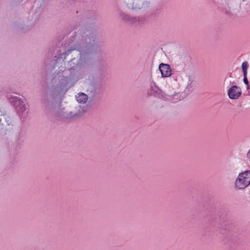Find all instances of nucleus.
<instances>
[{
	"instance_id": "f8f14e48",
	"label": "nucleus",
	"mask_w": 250,
	"mask_h": 250,
	"mask_svg": "<svg viewBox=\"0 0 250 250\" xmlns=\"http://www.w3.org/2000/svg\"><path fill=\"white\" fill-rule=\"evenodd\" d=\"M105 76V71L104 69H100L98 70L97 75L95 76H93L91 80L95 82H98L99 83H102L103 84Z\"/></svg>"
},
{
	"instance_id": "2eb2a0df",
	"label": "nucleus",
	"mask_w": 250,
	"mask_h": 250,
	"mask_svg": "<svg viewBox=\"0 0 250 250\" xmlns=\"http://www.w3.org/2000/svg\"><path fill=\"white\" fill-rule=\"evenodd\" d=\"M14 27L19 31H22L24 32H27L31 30L32 28V25H25L22 23H15Z\"/></svg>"
},
{
	"instance_id": "423d86ee",
	"label": "nucleus",
	"mask_w": 250,
	"mask_h": 250,
	"mask_svg": "<svg viewBox=\"0 0 250 250\" xmlns=\"http://www.w3.org/2000/svg\"><path fill=\"white\" fill-rule=\"evenodd\" d=\"M12 99L11 102L13 103L17 112L20 116H21V118L24 119L28 114V112L26 111L25 104L18 97H14Z\"/></svg>"
},
{
	"instance_id": "cd10ccee",
	"label": "nucleus",
	"mask_w": 250,
	"mask_h": 250,
	"mask_svg": "<svg viewBox=\"0 0 250 250\" xmlns=\"http://www.w3.org/2000/svg\"><path fill=\"white\" fill-rule=\"evenodd\" d=\"M74 1H82V2H87L88 0H73Z\"/></svg>"
},
{
	"instance_id": "72a5a7b5",
	"label": "nucleus",
	"mask_w": 250,
	"mask_h": 250,
	"mask_svg": "<svg viewBox=\"0 0 250 250\" xmlns=\"http://www.w3.org/2000/svg\"><path fill=\"white\" fill-rule=\"evenodd\" d=\"M43 0L44 1L45 0Z\"/></svg>"
},
{
	"instance_id": "9d476101",
	"label": "nucleus",
	"mask_w": 250,
	"mask_h": 250,
	"mask_svg": "<svg viewBox=\"0 0 250 250\" xmlns=\"http://www.w3.org/2000/svg\"><path fill=\"white\" fill-rule=\"evenodd\" d=\"M5 111H3V115L0 118V126L1 129L9 126L12 123L11 118L9 116L6 117ZM6 129V128H5Z\"/></svg>"
},
{
	"instance_id": "a878e982",
	"label": "nucleus",
	"mask_w": 250,
	"mask_h": 250,
	"mask_svg": "<svg viewBox=\"0 0 250 250\" xmlns=\"http://www.w3.org/2000/svg\"><path fill=\"white\" fill-rule=\"evenodd\" d=\"M225 13H226V14L228 15L229 16H231V15H232V14L230 11H229L228 10H226L225 11Z\"/></svg>"
},
{
	"instance_id": "aec40b11",
	"label": "nucleus",
	"mask_w": 250,
	"mask_h": 250,
	"mask_svg": "<svg viewBox=\"0 0 250 250\" xmlns=\"http://www.w3.org/2000/svg\"><path fill=\"white\" fill-rule=\"evenodd\" d=\"M249 64L248 62L246 61H245L243 62L241 66V69H242V72L243 73V75H245V74H247V70L249 68Z\"/></svg>"
},
{
	"instance_id": "7c9ffc66",
	"label": "nucleus",
	"mask_w": 250,
	"mask_h": 250,
	"mask_svg": "<svg viewBox=\"0 0 250 250\" xmlns=\"http://www.w3.org/2000/svg\"><path fill=\"white\" fill-rule=\"evenodd\" d=\"M148 95L149 96H151V95H152V94H151V92H148Z\"/></svg>"
},
{
	"instance_id": "a211bd4d",
	"label": "nucleus",
	"mask_w": 250,
	"mask_h": 250,
	"mask_svg": "<svg viewBox=\"0 0 250 250\" xmlns=\"http://www.w3.org/2000/svg\"><path fill=\"white\" fill-rule=\"evenodd\" d=\"M239 175L242 176L241 178L244 181L248 183V185H250V170H247L239 173Z\"/></svg>"
},
{
	"instance_id": "f3484780",
	"label": "nucleus",
	"mask_w": 250,
	"mask_h": 250,
	"mask_svg": "<svg viewBox=\"0 0 250 250\" xmlns=\"http://www.w3.org/2000/svg\"><path fill=\"white\" fill-rule=\"evenodd\" d=\"M124 20L130 21L132 22H143L144 20H145L144 17H131L130 16L125 15L124 17Z\"/></svg>"
},
{
	"instance_id": "5701e85b",
	"label": "nucleus",
	"mask_w": 250,
	"mask_h": 250,
	"mask_svg": "<svg viewBox=\"0 0 250 250\" xmlns=\"http://www.w3.org/2000/svg\"><path fill=\"white\" fill-rule=\"evenodd\" d=\"M244 78H243V82L245 84L249 83V81L247 78V74H245V75H243Z\"/></svg>"
},
{
	"instance_id": "b1692460",
	"label": "nucleus",
	"mask_w": 250,
	"mask_h": 250,
	"mask_svg": "<svg viewBox=\"0 0 250 250\" xmlns=\"http://www.w3.org/2000/svg\"><path fill=\"white\" fill-rule=\"evenodd\" d=\"M158 86L155 83H154L153 81H152L151 83V89H152V90L154 88H158Z\"/></svg>"
},
{
	"instance_id": "412c9836",
	"label": "nucleus",
	"mask_w": 250,
	"mask_h": 250,
	"mask_svg": "<svg viewBox=\"0 0 250 250\" xmlns=\"http://www.w3.org/2000/svg\"><path fill=\"white\" fill-rule=\"evenodd\" d=\"M45 11V9L43 7H42L41 6L40 7L38 8V9H36V11L35 12V15L36 16H38L39 18H40L43 13H44Z\"/></svg>"
},
{
	"instance_id": "dca6fc26",
	"label": "nucleus",
	"mask_w": 250,
	"mask_h": 250,
	"mask_svg": "<svg viewBox=\"0 0 250 250\" xmlns=\"http://www.w3.org/2000/svg\"><path fill=\"white\" fill-rule=\"evenodd\" d=\"M76 100L79 103L85 104L89 97L88 94L87 95L84 93L80 92L76 96Z\"/></svg>"
},
{
	"instance_id": "7ed1b4c3",
	"label": "nucleus",
	"mask_w": 250,
	"mask_h": 250,
	"mask_svg": "<svg viewBox=\"0 0 250 250\" xmlns=\"http://www.w3.org/2000/svg\"><path fill=\"white\" fill-rule=\"evenodd\" d=\"M53 94L51 93H44L41 100L43 112L51 120H59L63 118L74 120L82 116L85 112L86 110L84 107L83 108L80 107L78 111L75 112L66 111L64 107L62 108L61 107L62 100H59L58 104L59 110L56 112L55 105L57 98L54 96Z\"/></svg>"
},
{
	"instance_id": "6e6552de",
	"label": "nucleus",
	"mask_w": 250,
	"mask_h": 250,
	"mask_svg": "<svg viewBox=\"0 0 250 250\" xmlns=\"http://www.w3.org/2000/svg\"><path fill=\"white\" fill-rule=\"evenodd\" d=\"M242 95V90L237 85H232L228 90V95L230 99L237 100Z\"/></svg>"
},
{
	"instance_id": "c85d7f7f",
	"label": "nucleus",
	"mask_w": 250,
	"mask_h": 250,
	"mask_svg": "<svg viewBox=\"0 0 250 250\" xmlns=\"http://www.w3.org/2000/svg\"><path fill=\"white\" fill-rule=\"evenodd\" d=\"M247 156L249 159H250V149L249 150L247 153Z\"/></svg>"
},
{
	"instance_id": "393cba45",
	"label": "nucleus",
	"mask_w": 250,
	"mask_h": 250,
	"mask_svg": "<svg viewBox=\"0 0 250 250\" xmlns=\"http://www.w3.org/2000/svg\"><path fill=\"white\" fill-rule=\"evenodd\" d=\"M3 111H5L4 109L0 107V118L3 115Z\"/></svg>"
},
{
	"instance_id": "20e7f679",
	"label": "nucleus",
	"mask_w": 250,
	"mask_h": 250,
	"mask_svg": "<svg viewBox=\"0 0 250 250\" xmlns=\"http://www.w3.org/2000/svg\"><path fill=\"white\" fill-rule=\"evenodd\" d=\"M87 91L89 98L87 105L92 106L93 104L102 97L103 92V84L91 80Z\"/></svg>"
},
{
	"instance_id": "9b49d317",
	"label": "nucleus",
	"mask_w": 250,
	"mask_h": 250,
	"mask_svg": "<svg viewBox=\"0 0 250 250\" xmlns=\"http://www.w3.org/2000/svg\"><path fill=\"white\" fill-rule=\"evenodd\" d=\"M185 66V62L179 59L175 61L174 63L172 65V69L173 71L180 72L184 70Z\"/></svg>"
},
{
	"instance_id": "f257e3e1",
	"label": "nucleus",
	"mask_w": 250,
	"mask_h": 250,
	"mask_svg": "<svg viewBox=\"0 0 250 250\" xmlns=\"http://www.w3.org/2000/svg\"><path fill=\"white\" fill-rule=\"evenodd\" d=\"M67 41L68 49L62 52L59 49H56V54L54 57V64L58 63L59 60L65 59L70 53L78 54L77 59L73 58L69 61L71 67L62 71V78L60 79L58 85L52 91H47L45 93H53L56 98L58 97L59 100H62L63 95L70 87V85L77 82L83 78V63L85 62L89 55L94 54L98 47V33L91 29L81 27L77 31H71L68 34Z\"/></svg>"
},
{
	"instance_id": "1a4fd4ad",
	"label": "nucleus",
	"mask_w": 250,
	"mask_h": 250,
	"mask_svg": "<svg viewBox=\"0 0 250 250\" xmlns=\"http://www.w3.org/2000/svg\"><path fill=\"white\" fill-rule=\"evenodd\" d=\"M159 70L160 71L162 77L167 78L171 76L173 74V69L170 65L167 63L161 62L159 65Z\"/></svg>"
},
{
	"instance_id": "f03ea898",
	"label": "nucleus",
	"mask_w": 250,
	"mask_h": 250,
	"mask_svg": "<svg viewBox=\"0 0 250 250\" xmlns=\"http://www.w3.org/2000/svg\"><path fill=\"white\" fill-rule=\"evenodd\" d=\"M226 216V212L224 209L205 202L195 207L191 218L199 221L203 220L213 232H219L224 236L223 241L228 242L230 250H239L238 247L241 230L228 221Z\"/></svg>"
},
{
	"instance_id": "39448f33",
	"label": "nucleus",
	"mask_w": 250,
	"mask_h": 250,
	"mask_svg": "<svg viewBox=\"0 0 250 250\" xmlns=\"http://www.w3.org/2000/svg\"><path fill=\"white\" fill-rule=\"evenodd\" d=\"M97 15L94 10L83 11L82 19L80 21L79 26L91 25L97 21Z\"/></svg>"
},
{
	"instance_id": "4468645a",
	"label": "nucleus",
	"mask_w": 250,
	"mask_h": 250,
	"mask_svg": "<svg viewBox=\"0 0 250 250\" xmlns=\"http://www.w3.org/2000/svg\"><path fill=\"white\" fill-rule=\"evenodd\" d=\"M155 95L154 96H157L159 98H161L163 100H165L166 99V96H174L175 94H166L161 89H160L158 87V88H154L152 90Z\"/></svg>"
},
{
	"instance_id": "bb28decb",
	"label": "nucleus",
	"mask_w": 250,
	"mask_h": 250,
	"mask_svg": "<svg viewBox=\"0 0 250 250\" xmlns=\"http://www.w3.org/2000/svg\"><path fill=\"white\" fill-rule=\"evenodd\" d=\"M17 143H18V145H16V147H15L16 150L19 149L20 147V146H19V144H20L21 142L19 143V142L17 141Z\"/></svg>"
},
{
	"instance_id": "0eeeda50",
	"label": "nucleus",
	"mask_w": 250,
	"mask_h": 250,
	"mask_svg": "<svg viewBox=\"0 0 250 250\" xmlns=\"http://www.w3.org/2000/svg\"><path fill=\"white\" fill-rule=\"evenodd\" d=\"M127 7L136 11L141 9H146L150 6V1L145 0H133L132 2L125 1Z\"/></svg>"
},
{
	"instance_id": "ddd939ff",
	"label": "nucleus",
	"mask_w": 250,
	"mask_h": 250,
	"mask_svg": "<svg viewBox=\"0 0 250 250\" xmlns=\"http://www.w3.org/2000/svg\"><path fill=\"white\" fill-rule=\"evenodd\" d=\"M241 176L239 174L237 178L235 181V186L238 189H244L245 188L248 187L249 185L247 184L248 183L244 181L243 179L241 178Z\"/></svg>"
},
{
	"instance_id": "473e14b6",
	"label": "nucleus",
	"mask_w": 250,
	"mask_h": 250,
	"mask_svg": "<svg viewBox=\"0 0 250 250\" xmlns=\"http://www.w3.org/2000/svg\"><path fill=\"white\" fill-rule=\"evenodd\" d=\"M76 13H79V11H77Z\"/></svg>"
},
{
	"instance_id": "6ab92c4d",
	"label": "nucleus",
	"mask_w": 250,
	"mask_h": 250,
	"mask_svg": "<svg viewBox=\"0 0 250 250\" xmlns=\"http://www.w3.org/2000/svg\"><path fill=\"white\" fill-rule=\"evenodd\" d=\"M25 130L24 128L23 125H21L20 127V131L18 133L17 141L20 142H22L23 141V138L24 136Z\"/></svg>"
},
{
	"instance_id": "2f4dec72",
	"label": "nucleus",
	"mask_w": 250,
	"mask_h": 250,
	"mask_svg": "<svg viewBox=\"0 0 250 250\" xmlns=\"http://www.w3.org/2000/svg\"><path fill=\"white\" fill-rule=\"evenodd\" d=\"M229 77H232L231 73H230V74H229Z\"/></svg>"
},
{
	"instance_id": "c756f323",
	"label": "nucleus",
	"mask_w": 250,
	"mask_h": 250,
	"mask_svg": "<svg viewBox=\"0 0 250 250\" xmlns=\"http://www.w3.org/2000/svg\"><path fill=\"white\" fill-rule=\"evenodd\" d=\"M247 89L249 90L250 89V84L249 83L247 84Z\"/></svg>"
},
{
	"instance_id": "4be33fe9",
	"label": "nucleus",
	"mask_w": 250,
	"mask_h": 250,
	"mask_svg": "<svg viewBox=\"0 0 250 250\" xmlns=\"http://www.w3.org/2000/svg\"><path fill=\"white\" fill-rule=\"evenodd\" d=\"M188 83L187 87V89H188V91L190 88H191L193 85L195 84L194 81L192 79V77L191 76H188Z\"/></svg>"
}]
</instances>
